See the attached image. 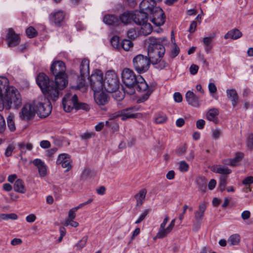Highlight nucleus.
Masks as SVG:
<instances>
[{"mask_svg": "<svg viewBox=\"0 0 253 253\" xmlns=\"http://www.w3.org/2000/svg\"><path fill=\"white\" fill-rule=\"evenodd\" d=\"M199 70L198 66L195 64H192L189 68L190 72L192 75H195L197 73Z\"/></svg>", "mask_w": 253, "mask_h": 253, "instance_id": "61", "label": "nucleus"}, {"mask_svg": "<svg viewBox=\"0 0 253 253\" xmlns=\"http://www.w3.org/2000/svg\"><path fill=\"white\" fill-rule=\"evenodd\" d=\"M14 116L12 114H10L7 118V126L11 131L15 130V126L14 122Z\"/></svg>", "mask_w": 253, "mask_h": 253, "instance_id": "36", "label": "nucleus"}, {"mask_svg": "<svg viewBox=\"0 0 253 253\" xmlns=\"http://www.w3.org/2000/svg\"><path fill=\"white\" fill-rule=\"evenodd\" d=\"M36 114L34 101L33 103H27L22 108L19 112V117L22 120L29 121L32 119Z\"/></svg>", "mask_w": 253, "mask_h": 253, "instance_id": "12", "label": "nucleus"}, {"mask_svg": "<svg viewBox=\"0 0 253 253\" xmlns=\"http://www.w3.org/2000/svg\"><path fill=\"white\" fill-rule=\"evenodd\" d=\"M94 92V98L95 102L99 105H105L109 100V97L106 93L102 91Z\"/></svg>", "mask_w": 253, "mask_h": 253, "instance_id": "17", "label": "nucleus"}, {"mask_svg": "<svg viewBox=\"0 0 253 253\" xmlns=\"http://www.w3.org/2000/svg\"><path fill=\"white\" fill-rule=\"evenodd\" d=\"M22 105V98L19 91L9 84L5 77H0V111L11 108H19Z\"/></svg>", "mask_w": 253, "mask_h": 253, "instance_id": "2", "label": "nucleus"}, {"mask_svg": "<svg viewBox=\"0 0 253 253\" xmlns=\"http://www.w3.org/2000/svg\"><path fill=\"white\" fill-rule=\"evenodd\" d=\"M138 110V108L136 106L128 107L112 114L111 119H114L121 117L122 120L126 121L128 119L135 118L137 116V114L135 112Z\"/></svg>", "mask_w": 253, "mask_h": 253, "instance_id": "11", "label": "nucleus"}, {"mask_svg": "<svg viewBox=\"0 0 253 253\" xmlns=\"http://www.w3.org/2000/svg\"><path fill=\"white\" fill-rule=\"evenodd\" d=\"M167 41L165 37L156 38L150 36L146 39L148 43V56L138 54L132 60L133 65L135 71L139 74L146 72L149 69L151 64H157L159 58L163 57L166 49L164 43Z\"/></svg>", "mask_w": 253, "mask_h": 253, "instance_id": "1", "label": "nucleus"}, {"mask_svg": "<svg viewBox=\"0 0 253 253\" xmlns=\"http://www.w3.org/2000/svg\"><path fill=\"white\" fill-rule=\"evenodd\" d=\"M120 40L119 37L117 36H114L110 40V42L112 46L117 49H121V44L119 43Z\"/></svg>", "mask_w": 253, "mask_h": 253, "instance_id": "41", "label": "nucleus"}, {"mask_svg": "<svg viewBox=\"0 0 253 253\" xmlns=\"http://www.w3.org/2000/svg\"><path fill=\"white\" fill-rule=\"evenodd\" d=\"M221 133V130L219 129L212 130V137L214 139H218L219 138Z\"/></svg>", "mask_w": 253, "mask_h": 253, "instance_id": "58", "label": "nucleus"}, {"mask_svg": "<svg viewBox=\"0 0 253 253\" xmlns=\"http://www.w3.org/2000/svg\"><path fill=\"white\" fill-rule=\"evenodd\" d=\"M167 117L165 114H158L155 118V122L157 124H163L166 122Z\"/></svg>", "mask_w": 253, "mask_h": 253, "instance_id": "47", "label": "nucleus"}, {"mask_svg": "<svg viewBox=\"0 0 253 253\" xmlns=\"http://www.w3.org/2000/svg\"><path fill=\"white\" fill-rule=\"evenodd\" d=\"M205 125V121L204 120H198L196 122V127L199 129H202L204 128Z\"/></svg>", "mask_w": 253, "mask_h": 253, "instance_id": "62", "label": "nucleus"}, {"mask_svg": "<svg viewBox=\"0 0 253 253\" xmlns=\"http://www.w3.org/2000/svg\"><path fill=\"white\" fill-rule=\"evenodd\" d=\"M196 183L198 188L203 190L206 188L207 180L204 176H199L196 179Z\"/></svg>", "mask_w": 253, "mask_h": 253, "instance_id": "33", "label": "nucleus"}, {"mask_svg": "<svg viewBox=\"0 0 253 253\" xmlns=\"http://www.w3.org/2000/svg\"><path fill=\"white\" fill-rule=\"evenodd\" d=\"M14 190H23L24 188V182L20 179H17L13 186Z\"/></svg>", "mask_w": 253, "mask_h": 253, "instance_id": "46", "label": "nucleus"}, {"mask_svg": "<svg viewBox=\"0 0 253 253\" xmlns=\"http://www.w3.org/2000/svg\"><path fill=\"white\" fill-rule=\"evenodd\" d=\"M64 14L63 12L61 10H59L54 13H53L51 20L55 23L56 25L59 26L61 22H62L64 19Z\"/></svg>", "mask_w": 253, "mask_h": 253, "instance_id": "26", "label": "nucleus"}, {"mask_svg": "<svg viewBox=\"0 0 253 253\" xmlns=\"http://www.w3.org/2000/svg\"><path fill=\"white\" fill-rule=\"evenodd\" d=\"M203 42L204 43L205 51L207 53H209L212 48L213 45L212 43V41L210 40L209 39L204 37L203 39Z\"/></svg>", "mask_w": 253, "mask_h": 253, "instance_id": "38", "label": "nucleus"}, {"mask_svg": "<svg viewBox=\"0 0 253 253\" xmlns=\"http://www.w3.org/2000/svg\"><path fill=\"white\" fill-rule=\"evenodd\" d=\"M3 195L8 202H11L19 198L18 193H24L25 191H4Z\"/></svg>", "mask_w": 253, "mask_h": 253, "instance_id": "22", "label": "nucleus"}, {"mask_svg": "<svg viewBox=\"0 0 253 253\" xmlns=\"http://www.w3.org/2000/svg\"><path fill=\"white\" fill-rule=\"evenodd\" d=\"M69 159V156L68 154L63 153L59 155L58 159L56 161V164L59 165L62 163L63 161H65Z\"/></svg>", "mask_w": 253, "mask_h": 253, "instance_id": "51", "label": "nucleus"}, {"mask_svg": "<svg viewBox=\"0 0 253 253\" xmlns=\"http://www.w3.org/2000/svg\"><path fill=\"white\" fill-rule=\"evenodd\" d=\"M61 165V166L62 168L66 169V171H69V169L72 167V165L71 163V161L70 160V158L68 159L67 160H66L65 161H63L62 163L60 164Z\"/></svg>", "mask_w": 253, "mask_h": 253, "instance_id": "53", "label": "nucleus"}, {"mask_svg": "<svg viewBox=\"0 0 253 253\" xmlns=\"http://www.w3.org/2000/svg\"><path fill=\"white\" fill-rule=\"evenodd\" d=\"M213 171L216 173L221 174L223 175L229 174L232 171L231 170L227 167L221 166H216L214 167L213 168Z\"/></svg>", "mask_w": 253, "mask_h": 253, "instance_id": "31", "label": "nucleus"}, {"mask_svg": "<svg viewBox=\"0 0 253 253\" xmlns=\"http://www.w3.org/2000/svg\"><path fill=\"white\" fill-rule=\"evenodd\" d=\"M226 184V177L225 175L220 177L219 188L220 190H224Z\"/></svg>", "mask_w": 253, "mask_h": 253, "instance_id": "54", "label": "nucleus"}, {"mask_svg": "<svg viewBox=\"0 0 253 253\" xmlns=\"http://www.w3.org/2000/svg\"><path fill=\"white\" fill-rule=\"evenodd\" d=\"M139 91H143L147 89L148 85L144 79L140 75H138L137 84L134 86Z\"/></svg>", "mask_w": 253, "mask_h": 253, "instance_id": "25", "label": "nucleus"}, {"mask_svg": "<svg viewBox=\"0 0 253 253\" xmlns=\"http://www.w3.org/2000/svg\"><path fill=\"white\" fill-rule=\"evenodd\" d=\"M80 75L78 78L77 85L75 88L80 89L85 86V78L89 74V61L88 59H82L80 65Z\"/></svg>", "mask_w": 253, "mask_h": 253, "instance_id": "6", "label": "nucleus"}, {"mask_svg": "<svg viewBox=\"0 0 253 253\" xmlns=\"http://www.w3.org/2000/svg\"><path fill=\"white\" fill-rule=\"evenodd\" d=\"M157 1L155 0H142L139 4L140 10L149 14L153 11L154 8L158 7L156 6Z\"/></svg>", "mask_w": 253, "mask_h": 253, "instance_id": "15", "label": "nucleus"}, {"mask_svg": "<svg viewBox=\"0 0 253 253\" xmlns=\"http://www.w3.org/2000/svg\"><path fill=\"white\" fill-rule=\"evenodd\" d=\"M44 101V102L34 101L36 113L41 118L47 117L51 113L52 110V107L50 102L52 100L45 97Z\"/></svg>", "mask_w": 253, "mask_h": 253, "instance_id": "9", "label": "nucleus"}, {"mask_svg": "<svg viewBox=\"0 0 253 253\" xmlns=\"http://www.w3.org/2000/svg\"><path fill=\"white\" fill-rule=\"evenodd\" d=\"M247 146L251 150L253 149V134H250L247 138Z\"/></svg>", "mask_w": 253, "mask_h": 253, "instance_id": "55", "label": "nucleus"}, {"mask_svg": "<svg viewBox=\"0 0 253 253\" xmlns=\"http://www.w3.org/2000/svg\"><path fill=\"white\" fill-rule=\"evenodd\" d=\"M103 75L100 70H96L89 78L90 86L93 92L102 91L104 88Z\"/></svg>", "mask_w": 253, "mask_h": 253, "instance_id": "7", "label": "nucleus"}, {"mask_svg": "<svg viewBox=\"0 0 253 253\" xmlns=\"http://www.w3.org/2000/svg\"><path fill=\"white\" fill-rule=\"evenodd\" d=\"M88 237L87 236L83 237V238L76 244L77 247L80 249L83 248L85 246Z\"/></svg>", "mask_w": 253, "mask_h": 253, "instance_id": "48", "label": "nucleus"}, {"mask_svg": "<svg viewBox=\"0 0 253 253\" xmlns=\"http://www.w3.org/2000/svg\"><path fill=\"white\" fill-rule=\"evenodd\" d=\"M180 49L175 42L173 43V47L171 50L170 56L173 58L177 56L179 53Z\"/></svg>", "mask_w": 253, "mask_h": 253, "instance_id": "44", "label": "nucleus"}, {"mask_svg": "<svg viewBox=\"0 0 253 253\" xmlns=\"http://www.w3.org/2000/svg\"><path fill=\"white\" fill-rule=\"evenodd\" d=\"M162 57L159 58V57H157V58L159 59V61L157 64V66L156 67L158 69L162 70L164 69L165 67H167L168 66V63L165 62V61L163 60L161 61V59Z\"/></svg>", "mask_w": 253, "mask_h": 253, "instance_id": "50", "label": "nucleus"}, {"mask_svg": "<svg viewBox=\"0 0 253 253\" xmlns=\"http://www.w3.org/2000/svg\"><path fill=\"white\" fill-rule=\"evenodd\" d=\"M19 148L22 154H25L26 152V149L31 151L33 149V145L31 143H25L24 142L18 144Z\"/></svg>", "mask_w": 253, "mask_h": 253, "instance_id": "35", "label": "nucleus"}, {"mask_svg": "<svg viewBox=\"0 0 253 253\" xmlns=\"http://www.w3.org/2000/svg\"><path fill=\"white\" fill-rule=\"evenodd\" d=\"M75 208L71 209L68 212V218L73 220L76 217V213L75 212L77 211V210H75Z\"/></svg>", "mask_w": 253, "mask_h": 253, "instance_id": "63", "label": "nucleus"}, {"mask_svg": "<svg viewBox=\"0 0 253 253\" xmlns=\"http://www.w3.org/2000/svg\"><path fill=\"white\" fill-rule=\"evenodd\" d=\"M66 65L61 60H56L53 62L50 67V71L55 77L57 84H59L60 89H64L68 84L67 75L66 73Z\"/></svg>", "mask_w": 253, "mask_h": 253, "instance_id": "4", "label": "nucleus"}, {"mask_svg": "<svg viewBox=\"0 0 253 253\" xmlns=\"http://www.w3.org/2000/svg\"><path fill=\"white\" fill-rule=\"evenodd\" d=\"M187 145L184 144L182 146H180L178 147L176 149V153H178L179 155H182L185 154L186 149H187Z\"/></svg>", "mask_w": 253, "mask_h": 253, "instance_id": "56", "label": "nucleus"}, {"mask_svg": "<svg viewBox=\"0 0 253 253\" xmlns=\"http://www.w3.org/2000/svg\"><path fill=\"white\" fill-rule=\"evenodd\" d=\"M185 97L188 104L194 106L198 107L200 105L198 97L191 91H188Z\"/></svg>", "mask_w": 253, "mask_h": 253, "instance_id": "19", "label": "nucleus"}, {"mask_svg": "<svg viewBox=\"0 0 253 253\" xmlns=\"http://www.w3.org/2000/svg\"><path fill=\"white\" fill-rule=\"evenodd\" d=\"M174 223L175 219L172 220L169 225L167 227V228H165V231L166 232H165V237L172 230L174 226Z\"/></svg>", "mask_w": 253, "mask_h": 253, "instance_id": "57", "label": "nucleus"}, {"mask_svg": "<svg viewBox=\"0 0 253 253\" xmlns=\"http://www.w3.org/2000/svg\"><path fill=\"white\" fill-rule=\"evenodd\" d=\"M240 236L238 234H233L230 236L228 240V242L230 245H237L240 242Z\"/></svg>", "mask_w": 253, "mask_h": 253, "instance_id": "40", "label": "nucleus"}, {"mask_svg": "<svg viewBox=\"0 0 253 253\" xmlns=\"http://www.w3.org/2000/svg\"><path fill=\"white\" fill-rule=\"evenodd\" d=\"M219 114V111L216 108L210 109L207 114V118L210 121H212L215 123L217 122V116Z\"/></svg>", "mask_w": 253, "mask_h": 253, "instance_id": "28", "label": "nucleus"}, {"mask_svg": "<svg viewBox=\"0 0 253 253\" xmlns=\"http://www.w3.org/2000/svg\"><path fill=\"white\" fill-rule=\"evenodd\" d=\"M242 36V33L237 29H233L229 31L224 36L225 39H231L237 40Z\"/></svg>", "mask_w": 253, "mask_h": 253, "instance_id": "23", "label": "nucleus"}, {"mask_svg": "<svg viewBox=\"0 0 253 253\" xmlns=\"http://www.w3.org/2000/svg\"><path fill=\"white\" fill-rule=\"evenodd\" d=\"M89 109L90 107L88 104L84 103L79 102L77 101L76 106V109H82L83 110L88 111H89Z\"/></svg>", "mask_w": 253, "mask_h": 253, "instance_id": "45", "label": "nucleus"}, {"mask_svg": "<svg viewBox=\"0 0 253 253\" xmlns=\"http://www.w3.org/2000/svg\"><path fill=\"white\" fill-rule=\"evenodd\" d=\"M253 183V176H248L244 179L243 183L245 185H250Z\"/></svg>", "mask_w": 253, "mask_h": 253, "instance_id": "64", "label": "nucleus"}, {"mask_svg": "<svg viewBox=\"0 0 253 253\" xmlns=\"http://www.w3.org/2000/svg\"><path fill=\"white\" fill-rule=\"evenodd\" d=\"M146 194V191H140L139 193L135 195V198L137 201V206H140L143 204V200L145 198Z\"/></svg>", "mask_w": 253, "mask_h": 253, "instance_id": "34", "label": "nucleus"}, {"mask_svg": "<svg viewBox=\"0 0 253 253\" xmlns=\"http://www.w3.org/2000/svg\"><path fill=\"white\" fill-rule=\"evenodd\" d=\"M18 218L17 215L14 213H8V214H5V213H1L0 214V221L3 220H8L9 219L15 220L17 219Z\"/></svg>", "mask_w": 253, "mask_h": 253, "instance_id": "42", "label": "nucleus"}, {"mask_svg": "<svg viewBox=\"0 0 253 253\" xmlns=\"http://www.w3.org/2000/svg\"><path fill=\"white\" fill-rule=\"evenodd\" d=\"M133 45V42L130 40L125 39L122 41L121 43V48L126 51H128L129 49Z\"/></svg>", "mask_w": 253, "mask_h": 253, "instance_id": "37", "label": "nucleus"}, {"mask_svg": "<svg viewBox=\"0 0 253 253\" xmlns=\"http://www.w3.org/2000/svg\"><path fill=\"white\" fill-rule=\"evenodd\" d=\"M119 87L117 75L112 71L106 72L104 80V88L109 92H115Z\"/></svg>", "mask_w": 253, "mask_h": 253, "instance_id": "5", "label": "nucleus"}, {"mask_svg": "<svg viewBox=\"0 0 253 253\" xmlns=\"http://www.w3.org/2000/svg\"><path fill=\"white\" fill-rule=\"evenodd\" d=\"M6 40L9 46H15L19 43L20 37L12 29L10 28L6 36Z\"/></svg>", "mask_w": 253, "mask_h": 253, "instance_id": "16", "label": "nucleus"}, {"mask_svg": "<svg viewBox=\"0 0 253 253\" xmlns=\"http://www.w3.org/2000/svg\"><path fill=\"white\" fill-rule=\"evenodd\" d=\"M127 37L130 40H134L137 37L138 34L134 29H130L127 31Z\"/></svg>", "mask_w": 253, "mask_h": 253, "instance_id": "49", "label": "nucleus"}, {"mask_svg": "<svg viewBox=\"0 0 253 253\" xmlns=\"http://www.w3.org/2000/svg\"><path fill=\"white\" fill-rule=\"evenodd\" d=\"M141 27L140 30L141 34L144 36H147L150 34L152 31V27L151 25L149 23L141 25Z\"/></svg>", "mask_w": 253, "mask_h": 253, "instance_id": "32", "label": "nucleus"}, {"mask_svg": "<svg viewBox=\"0 0 253 253\" xmlns=\"http://www.w3.org/2000/svg\"><path fill=\"white\" fill-rule=\"evenodd\" d=\"M149 14L140 10H136L133 13V20L137 25H142L147 23Z\"/></svg>", "mask_w": 253, "mask_h": 253, "instance_id": "14", "label": "nucleus"}, {"mask_svg": "<svg viewBox=\"0 0 253 253\" xmlns=\"http://www.w3.org/2000/svg\"><path fill=\"white\" fill-rule=\"evenodd\" d=\"M27 36L30 38H32L37 35V32L36 29L33 27H29L26 30Z\"/></svg>", "mask_w": 253, "mask_h": 253, "instance_id": "43", "label": "nucleus"}, {"mask_svg": "<svg viewBox=\"0 0 253 253\" xmlns=\"http://www.w3.org/2000/svg\"><path fill=\"white\" fill-rule=\"evenodd\" d=\"M14 149L13 146L11 145H8L7 148L5 150V156L7 157L10 156L12 155V153Z\"/></svg>", "mask_w": 253, "mask_h": 253, "instance_id": "59", "label": "nucleus"}, {"mask_svg": "<svg viewBox=\"0 0 253 253\" xmlns=\"http://www.w3.org/2000/svg\"><path fill=\"white\" fill-rule=\"evenodd\" d=\"M169 220V217L168 215H166L163 222L160 225V227L158 233L157 234L156 236L158 238H163L165 237V226Z\"/></svg>", "mask_w": 253, "mask_h": 253, "instance_id": "30", "label": "nucleus"}, {"mask_svg": "<svg viewBox=\"0 0 253 253\" xmlns=\"http://www.w3.org/2000/svg\"><path fill=\"white\" fill-rule=\"evenodd\" d=\"M138 76H136L133 71L128 68H125L122 72V79L124 84L128 88L134 87L137 84Z\"/></svg>", "mask_w": 253, "mask_h": 253, "instance_id": "8", "label": "nucleus"}, {"mask_svg": "<svg viewBox=\"0 0 253 253\" xmlns=\"http://www.w3.org/2000/svg\"><path fill=\"white\" fill-rule=\"evenodd\" d=\"M5 122L3 117L0 114V132H3L5 128Z\"/></svg>", "mask_w": 253, "mask_h": 253, "instance_id": "60", "label": "nucleus"}, {"mask_svg": "<svg viewBox=\"0 0 253 253\" xmlns=\"http://www.w3.org/2000/svg\"><path fill=\"white\" fill-rule=\"evenodd\" d=\"M95 176V173L88 168H85L83 171L81 180L83 181H88L93 178Z\"/></svg>", "mask_w": 253, "mask_h": 253, "instance_id": "27", "label": "nucleus"}, {"mask_svg": "<svg viewBox=\"0 0 253 253\" xmlns=\"http://www.w3.org/2000/svg\"><path fill=\"white\" fill-rule=\"evenodd\" d=\"M103 21L106 24L113 26H119L120 24L119 17L114 15L107 14L105 15Z\"/></svg>", "mask_w": 253, "mask_h": 253, "instance_id": "18", "label": "nucleus"}, {"mask_svg": "<svg viewBox=\"0 0 253 253\" xmlns=\"http://www.w3.org/2000/svg\"><path fill=\"white\" fill-rule=\"evenodd\" d=\"M151 21L157 26L163 25L166 21L165 14L160 7L154 8L153 11L149 14Z\"/></svg>", "mask_w": 253, "mask_h": 253, "instance_id": "10", "label": "nucleus"}, {"mask_svg": "<svg viewBox=\"0 0 253 253\" xmlns=\"http://www.w3.org/2000/svg\"><path fill=\"white\" fill-rule=\"evenodd\" d=\"M244 154L241 152H237L235 158L231 159L232 161V167H235L239 165L240 162L243 159Z\"/></svg>", "mask_w": 253, "mask_h": 253, "instance_id": "39", "label": "nucleus"}, {"mask_svg": "<svg viewBox=\"0 0 253 253\" xmlns=\"http://www.w3.org/2000/svg\"><path fill=\"white\" fill-rule=\"evenodd\" d=\"M179 169L181 171H187L189 169L188 164L185 161H182L179 163Z\"/></svg>", "mask_w": 253, "mask_h": 253, "instance_id": "52", "label": "nucleus"}, {"mask_svg": "<svg viewBox=\"0 0 253 253\" xmlns=\"http://www.w3.org/2000/svg\"><path fill=\"white\" fill-rule=\"evenodd\" d=\"M77 100L78 97L76 94L72 96L69 93L66 94L62 99V104L65 111L69 112L74 108L76 109Z\"/></svg>", "mask_w": 253, "mask_h": 253, "instance_id": "13", "label": "nucleus"}, {"mask_svg": "<svg viewBox=\"0 0 253 253\" xmlns=\"http://www.w3.org/2000/svg\"><path fill=\"white\" fill-rule=\"evenodd\" d=\"M120 23L122 22L125 24L130 23L133 19V13L129 11L125 12L120 15L119 18Z\"/></svg>", "mask_w": 253, "mask_h": 253, "instance_id": "29", "label": "nucleus"}, {"mask_svg": "<svg viewBox=\"0 0 253 253\" xmlns=\"http://www.w3.org/2000/svg\"><path fill=\"white\" fill-rule=\"evenodd\" d=\"M226 94L228 98L231 101L233 107L236 106L238 102V95L236 90L233 88L227 89Z\"/></svg>", "mask_w": 253, "mask_h": 253, "instance_id": "21", "label": "nucleus"}, {"mask_svg": "<svg viewBox=\"0 0 253 253\" xmlns=\"http://www.w3.org/2000/svg\"><path fill=\"white\" fill-rule=\"evenodd\" d=\"M36 82L45 98L51 99L52 101H56L58 99L59 90L62 89L59 88V84H57L55 80L54 81L50 80L44 73H41L37 77Z\"/></svg>", "mask_w": 253, "mask_h": 253, "instance_id": "3", "label": "nucleus"}, {"mask_svg": "<svg viewBox=\"0 0 253 253\" xmlns=\"http://www.w3.org/2000/svg\"><path fill=\"white\" fill-rule=\"evenodd\" d=\"M207 206L205 202L200 203L198 210L194 212V218L196 220L202 221Z\"/></svg>", "mask_w": 253, "mask_h": 253, "instance_id": "24", "label": "nucleus"}, {"mask_svg": "<svg viewBox=\"0 0 253 253\" xmlns=\"http://www.w3.org/2000/svg\"><path fill=\"white\" fill-rule=\"evenodd\" d=\"M33 164L38 169L40 175L44 176L46 174V167L44 163L41 159H36L33 161Z\"/></svg>", "mask_w": 253, "mask_h": 253, "instance_id": "20", "label": "nucleus"}]
</instances>
